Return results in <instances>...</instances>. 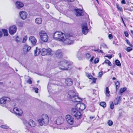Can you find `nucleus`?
<instances>
[{
    "mask_svg": "<svg viewBox=\"0 0 133 133\" xmlns=\"http://www.w3.org/2000/svg\"><path fill=\"white\" fill-rule=\"evenodd\" d=\"M69 97L70 98L71 100L74 102H81L82 100L77 95H76L75 92L72 90H69L68 92Z\"/></svg>",
    "mask_w": 133,
    "mask_h": 133,
    "instance_id": "nucleus-1",
    "label": "nucleus"
},
{
    "mask_svg": "<svg viewBox=\"0 0 133 133\" xmlns=\"http://www.w3.org/2000/svg\"><path fill=\"white\" fill-rule=\"evenodd\" d=\"M72 64V63L69 62L68 61L65 60H63L58 62V65L62 67H60L59 69L62 70H68L69 67Z\"/></svg>",
    "mask_w": 133,
    "mask_h": 133,
    "instance_id": "nucleus-2",
    "label": "nucleus"
},
{
    "mask_svg": "<svg viewBox=\"0 0 133 133\" xmlns=\"http://www.w3.org/2000/svg\"><path fill=\"white\" fill-rule=\"evenodd\" d=\"M71 113L72 116L77 119H80L82 117V114L77 108H72L71 110Z\"/></svg>",
    "mask_w": 133,
    "mask_h": 133,
    "instance_id": "nucleus-3",
    "label": "nucleus"
},
{
    "mask_svg": "<svg viewBox=\"0 0 133 133\" xmlns=\"http://www.w3.org/2000/svg\"><path fill=\"white\" fill-rule=\"evenodd\" d=\"M38 122L41 126L48 124L49 123V118L47 115L46 114L43 115L41 119H39Z\"/></svg>",
    "mask_w": 133,
    "mask_h": 133,
    "instance_id": "nucleus-4",
    "label": "nucleus"
},
{
    "mask_svg": "<svg viewBox=\"0 0 133 133\" xmlns=\"http://www.w3.org/2000/svg\"><path fill=\"white\" fill-rule=\"evenodd\" d=\"M64 34L61 32L57 31L55 32L53 35L54 38L56 40L59 39V41H63L65 39Z\"/></svg>",
    "mask_w": 133,
    "mask_h": 133,
    "instance_id": "nucleus-5",
    "label": "nucleus"
},
{
    "mask_svg": "<svg viewBox=\"0 0 133 133\" xmlns=\"http://www.w3.org/2000/svg\"><path fill=\"white\" fill-rule=\"evenodd\" d=\"M39 35L41 39L44 42H47L48 39V36L45 32L44 31H41L39 32Z\"/></svg>",
    "mask_w": 133,
    "mask_h": 133,
    "instance_id": "nucleus-6",
    "label": "nucleus"
},
{
    "mask_svg": "<svg viewBox=\"0 0 133 133\" xmlns=\"http://www.w3.org/2000/svg\"><path fill=\"white\" fill-rule=\"evenodd\" d=\"M81 26L82 33L85 35H86L89 31L87 23L86 22H84L81 24Z\"/></svg>",
    "mask_w": 133,
    "mask_h": 133,
    "instance_id": "nucleus-7",
    "label": "nucleus"
},
{
    "mask_svg": "<svg viewBox=\"0 0 133 133\" xmlns=\"http://www.w3.org/2000/svg\"><path fill=\"white\" fill-rule=\"evenodd\" d=\"M97 10L98 11V15L102 17L104 21L106 20L107 15L105 13L104 11L102 9H97Z\"/></svg>",
    "mask_w": 133,
    "mask_h": 133,
    "instance_id": "nucleus-8",
    "label": "nucleus"
},
{
    "mask_svg": "<svg viewBox=\"0 0 133 133\" xmlns=\"http://www.w3.org/2000/svg\"><path fill=\"white\" fill-rule=\"evenodd\" d=\"M76 12V14L77 16H80L82 15H87V13L84 11L83 10H79V9H75Z\"/></svg>",
    "mask_w": 133,
    "mask_h": 133,
    "instance_id": "nucleus-9",
    "label": "nucleus"
},
{
    "mask_svg": "<svg viewBox=\"0 0 133 133\" xmlns=\"http://www.w3.org/2000/svg\"><path fill=\"white\" fill-rule=\"evenodd\" d=\"M82 102L80 103L78 102V103L76 105V107L79 110H81L82 111L85 109V107L84 104L81 103Z\"/></svg>",
    "mask_w": 133,
    "mask_h": 133,
    "instance_id": "nucleus-10",
    "label": "nucleus"
},
{
    "mask_svg": "<svg viewBox=\"0 0 133 133\" xmlns=\"http://www.w3.org/2000/svg\"><path fill=\"white\" fill-rule=\"evenodd\" d=\"M10 101V98L8 97H3L0 99V103L1 104H4L8 103Z\"/></svg>",
    "mask_w": 133,
    "mask_h": 133,
    "instance_id": "nucleus-11",
    "label": "nucleus"
},
{
    "mask_svg": "<svg viewBox=\"0 0 133 133\" xmlns=\"http://www.w3.org/2000/svg\"><path fill=\"white\" fill-rule=\"evenodd\" d=\"M17 28L15 25L11 26L9 29V32L11 35H13L16 32Z\"/></svg>",
    "mask_w": 133,
    "mask_h": 133,
    "instance_id": "nucleus-12",
    "label": "nucleus"
},
{
    "mask_svg": "<svg viewBox=\"0 0 133 133\" xmlns=\"http://www.w3.org/2000/svg\"><path fill=\"white\" fill-rule=\"evenodd\" d=\"M82 49L81 48L77 52V57L79 60H81L82 58L84 56V55L83 53Z\"/></svg>",
    "mask_w": 133,
    "mask_h": 133,
    "instance_id": "nucleus-13",
    "label": "nucleus"
},
{
    "mask_svg": "<svg viewBox=\"0 0 133 133\" xmlns=\"http://www.w3.org/2000/svg\"><path fill=\"white\" fill-rule=\"evenodd\" d=\"M13 110L16 115L21 116L22 115L23 111L21 109L16 108L13 109Z\"/></svg>",
    "mask_w": 133,
    "mask_h": 133,
    "instance_id": "nucleus-14",
    "label": "nucleus"
},
{
    "mask_svg": "<svg viewBox=\"0 0 133 133\" xmlns=\"http://www.w3.org/2000/svg\"><path fill=\"white\" fill-rule=\"evenodd\" d=\"M19 14L21 18L23 20L26 19L28 15L27 13L24 11L20 12L19 13Z\"/></svg>",
    "mask_w": 133,
    "mask_h": 133,
    "instance_id": "nucleus-15",
    "label": "nucleus"
},
{
    "mask_svg": "<svg viewBox=\"0 0 133 133\" xmlns=\"http://www.w3.org/2000/svg\"><path fill=\"white\" fill-rule=\"evenodd\" d=\"M29 40L30 41L32 44L33 45H35L37 42V40L33 36H30L29 37Z\"/></svg>",
    "mask_w": 133,
    "mask_h": 133,
    "instance_id": "nucleus-16",
    "label": "nucleus"
},
{
    "mask_svg": "<svg viewBox=\"0 0 133 133\" xmlns=\"http://www.w3.org/2000/svg\"><path fill=\"white\" fill-rule=\"evenodd\" d=\"M55 54L56 56L58 58L61 57L62 56V53L60 50H57L56 51Z\"/></svg>",
    "mask_w": 133,
    "mask_h": 133,
    "instance_id": "nucleus-17",
    "label": "nucleus"
},
{
    "mask_svg": "<svg viewBox=\"0 0 133 133\" xmlns=\"http://www.w3.org/2000/svg\"><path fill=\"white\" fill-rule=\"evenodd\" d=\"M64 39H65L62 41H65V43L67 44H72L73 43V40H72L71 39H70L69 38H66L65 37Z\"/></svg>",
    "mask_w": 133,
    "mask_h": 133,
    "instance_id": "nucleus-18",
    "label": "nucleus"
},
{
    "mask_svg": "<svg viewBox=\"0 0 133 133\" xmlns=\"http://www.w3.org/2000/svg\"><path fill=\"white\" fill-rule=\"evenodd\" d=\"M65 83L67 86H70L72 84L73 82L71 79L68 78L65 80Z\"/></svg>",
    "mask_w": 133,
    "mask_h": 133,
    "instance_id": "nucleus-19",
    "label": "nucleus"
},
{
    "mask_svg": "<svg viewBox=\"0 0 133 133\" xmlns=\"http://www.w3.org/2000/svg\"><path fill=\"white\" fill-rule=\"evenodd\" d=\"M16 6L18 9L20 8L23 7L24 4L22 3L17 1L15 3Z\"/></svg>",
    "mask_w": 133,
    "mask_h": 133,
    "instance_id": "nucleus-20",
    "label": "nucleus"
},
{
    "mask_svg": "<svg viewBox=\"0 0 133 133\" xmlns=\"http://www.w3.org/2000/svg\"><path fill=\"white\" fill-rule=\"evenodd\" d=\"M63 119L61 118V119L59 118H57L56 121V124L58 125H60L63 123Z\"/></svg>",
    "mask_w": 133,
    "mask_h": 133,
    "instance_id": "nucleus-21",
    "label": "nucleus"
},
{
    "mask_svg": "<svg viewBox=\"0 0 133 133\" xmlns=\"http://www.w3.org/2000/svg\"><path fill=\"white\" fill-rule=\"evenodd\" d=\"M28 125L31 127H34L36 125L35 123L32 120L30 119L28 122Z\"/></svg>",
    "mask_w": 133,
    "mask_h": 133,
    "instance_id": "nucleus-22",
    "label": "nucleus"
},
{
    "mask_svg": "<svg viewBox=\"0 0 133 133\" xmlns=\"http://www.w3.org/2000/svg\"><path fill=\"white\" fill-rule=\"evenodd\" d=\"M35 22L37 24H41L42 23V19L41 18H37L36 19Z\"/></svg>",
    "mask_w": 133,
    "mask_h": 133,
    "instance_id": "nucleus-23",
    "label": "nucleus"
},
{
    "mask_svg": "<svg viewBox=\"0 0 133 133\" xmlns=\"http://www.w3.org/2000/svg\"><path fill=\"white\" fill-rule=\"evenodd\" d=\"M41 50L38 47L36 48V50L34 51V55L35 56L38 55L41 52Z\"/></svg>",
    "mask_w": 133,
    "mask_h": 133,
    "instance_id": "nucleus-24",
    "label": "nucleus"
},
{
    "mask_svg": "<svg viewBox=\"0 0 133 133\" xmlns=\"http://www.w3.org/2000/svg\"><path fill=\"white\" fill-rule=\"evenodd\" d=\"M46 55H47V50L46 49L43 48L42 50L41 55L43 56H44Z\"/></svg>",
    "mask_w": 133,
    "mask_h": 133,
    "instance_id": "nucleus-25",
    "label": "nucleus"
},
{
    "mask_svg": "<svg viewBox=\"0 0 133 133\" xmlns=\"http://www.w3.org/2000/svg\"><path fill=\"white\" fill-rule=\"evenodd\" d=\"M107 96L109 97L110 96V91L108 87H107L106 88L105 91V92Z\"/></svg>",
    "mask_w": 133,
    "mask_h": 133,
    "instance_id": "nucleus-26",
    "label": "nucleus"
},
{
    "mask_svg": "<svg viewBox=\"0 0 133 133\" xmlns=\"http://www.w3.org/2000/svg\"><path fill=\"white\" fill-rule=\"evenodd\" d=\"M47 50V54L48 55H52L53 54V52L51 49L50 48L46 49Z\"/></svg>",
    "mask_w": 133,
    "mask_h": 133,
    "instance_id": "nucleus-27",
    "label": "nucleus"
},
{
    "mask_svg": "<svg viewBox=\"0 0 133 133\" xmlns=\"http://www.w3.org/2000/svg\"><path fill=\"white\" fill-rule=\"evenodd\" d=\"M70 119H71L67 121V122L69 124L72 125L74 123V119L72 117Z\"/></svg>",
    "mask_w": 133,
    "mask_h": 133,
    "instance_id": "nucleus-28",
    "label": "nucleus"
},
{
    "mask_svg": "<svg viewBox=\"0 0 133 133\" xmlns=\"http://www.w3.org/2000/svg\"><path fill=\"white\" fill-rule=\"evenodd\" d=\"M115 84L116 87V91H117L118 89H119L120 87V83L119 81H117L115 83Z\"/></svg>",
    "mask_w": 133,
    "mask_h": 133,
    "instance_id": "nucleus-29",
    "label": "nucleus"
},
{
    "mask_svg": "<svg viewBox=\"0 0 133 133\" xmlns=\"http://www.w3.org/2000/svg\"><path fill=\"white\" fill-rule=\"evenodd\" d=\"M31 47L30 46H28V45H24L23 48V50H24V49H26V51H29L31 49Z\"/></svg>",
    "mask_w": 133,
    "mask_h": 133,
    "instance_id": "nucleus-30",
    "label": "nucleus"
},
{
    "mask_svg": "<svg viewBox=\"0 0 133 133\" xmlns=\"http://www.w3.org/2000/svg\"><path fill=\"white\" fill-rule=\"evenodd\" d=\"M104 63L107 64L109 66H111L112 65V64L111 62L108 59L105 60L104 62L102 63V64H104Z\"/></svg>",
    "mask_w": 133,
    "mask_h": 133,
    "instance_id": "nucleus-31",
    "label": "nucleus"
},
{
    "mask_svg": "<svg viewBox=\"0 0 133 133\" xmlns=\"http://www.w3.org/2000/svg\"><path fill=\"white\" fill-rule=\"evenodd\" d=\"M2 32L4 34V36H7L8 35V30L6 29H3Z\"/></svg>",
    "mask_w": 133,
    "mask_h": 133,
    "instance_id": "nucleus-32",
    "label": "nucleus"
},
{
    "mask_svg": "<svg viewBox=\"0 0 133 133\" xmlns=\"http://www.w3.org/2000/svg\"><path fill=\"white\" fill-rule=\"evenodd\" d=\"M115 63L116 65L117 66H121V64L119 61L118 59H116L115 61Z\"/></svg>",
    "mask_w": 133,
    "mask_h": 133,
    "instance_id": "nucleus-33",
    "label": "nucleus"
},
{
    "mask_svg": "<svg viewBox=\"0 0 133 133\" xmlns=\"http://www.w3.org/2000/svg\"><path fill=\"white\" fill-rule=\"evenodd\" d=\"M126 89L127 88L125 87L121 88L119 90L120 93H122L126 90Z\"/></svg>",
    "mask_w": 133,
    "mask_h": 133,
    "instance_id": "nucleus-34",
    "label": "nucleus"
},
{
    "mask_svg": "<svg viewBox=\"0 0 133 133\" xmlns=\"http://www.w3.org/2000/svg\"><path fill=\"white\" fill-rule=\"evenodd\" d=\"M23 124L26 127V128H27L28 126V123L27 121L25 119L23 120Z\"/></svg>",
    "mask_w": 133,
    "mask_h": 133,
    "instance_id": "nucleus-35",
    "label": "nucleus"
},
{
    "mask_svg": "<svg viewBox=\"0 0 133 133\" xmlns=\"http://www.w3.org/2000/svg\"><path fill=\"white\" fill-rule=\"evenodd\" d=\"M100 105L104 108L106 106V104L105 102H101Z\"/></svg>",
    "mask_w": 133,
    "mask_h": 133,
    "instance_id": "nucleus-36",
    "label": "nucleus"
},
{
    "mask_svg": "<svg viewBox=\"0 0 133 133\" xmlns=\"http://www.w3.org/2000/svg\"><path fill=\"white\" fill-rule=\"evenodd\" d=\"M71 116L70 115H66V116L65 118L66 121H67L71 119L70 118H71Z\"/></svg>",
    "mask_w": 133,
    "mask_h": 133,
    "instance_id": "nucleus-37",
    "label": "nucleus"
},
{
    "mask_svg": "<svg viewBox=\"0 0 133 133\" xmlns=\"http://www.w3.org/2000/svg\"><path fill=\"white\" fill-rule=\"evenodd\" d=\"M107 123L109 126H111L113 125V122L111 120H109L108 121Z\"/></svg>",
    "mask_w": 133,
    "mask_h": 133,
    "instance_id": "nucleus-38",
    "label": "nucleus"
},
{
    "mask_svg": "<svg viewBox=\"0 0 133 133\" xmlns=\"http://www.w3.org/2000/svg\"><path fill=\"white\" fill-rule=\"evenodd\" d=\"M17 25L20 27H22L23 25V23L19 22H17Z\"/></svg>",
    "mask_w": 133,
    "mask_h": 133,
    "instance_id": "nucleus-39",
    "label": "nucleus"
},
{
    "mask_svg": "<svg viewBox=\"0 0 133 133\" xmlns=\"http://www.w3.org/2000/svg\"><path fill=\"white\" fill-rule=\"evenodd\" d=\"M110 108L111 109H113L114 108V105L113 103L112 102H110Z\"/></svg>",
    "mask_w": 133,
    "mask_h": 133,
    "instance_id": "nucleus-40",
    "label": "nucleus"
},
{
    "mask_svg": "<svg viewBox=\"0 0 133 133\" xmlns=\"http://www.w3.org/2000/svg\"><path fill=\"white\" fill-rule=\"evenodd\" d=\"M85 57L87 59H89L91 57L90 54L89 53H87L85 54Z\"/></svg>",
    "mask_w": 133,
    "mask_h": 133,
    "instance_id": "nucleus-41",
    "label": "nucleus"
},
{
    "mask_svg": "<svg viewBox=\"0 0 133 133\" xmlns=\"http://www.w3.org/2000/svg\"><path fill=\"white\" fill-rule=\"evenodd\" d=\"M3 129H8L9 128V127L4 125H1L0 126Z\"/></svg>",
    "mask_w": 133,
    "mask_h": 133,
    "instance_id": "nucleus-42",
    "label": "nucleus"
},
{
    "mask_svg": "<svg viewBox=\"0 0 133 133\" xmlns=\"http://www.w3.org/2000/svg\"><path fill=\"white\" fill-rule=\"evenodd\" d=\"M90 110L91 111L94 112L95 111V109L94 107L91 106L90 108Z\"/></svg>",
    "mask_w": 133,
    "mask_h": 133,
    "instance_id": "nucleus-43",
    "label": "nucleus"
},
{
    "mask_svg": "<svg viewBox=\"0 0 133 133\" xmlns=\"http://www.w3.org/2000/svg\"><path fill=\"white\" fill-rule=\"evenodd\" d=\"M99 59L98 58H96L94 60V63L95 64L98 63L99 62Z\"/></svg>",
    "mask_w": 133,
    "mask_h": 133,
    "instance_id": "nucleus-44",
    "label": "nucleus"
},
{
    "mask_svg": "<svg viewBox=\"0 0 133 133\" xmlns=\"http://www.w3.org/2000/svg\"><path fill=\"white\" fill-rule=\"evenodd\" d=\"M132 50V48H131L130 47H128L126 49L127 51L128 52H129L130 51H131Z\"/></svg>",
    "mask_w": 133,
    "mask_h": 133,
    "instance_id": "nucleus-45",
    "label": "nucleus"
},
{
    "mask_svg": "<svg viewBox=\"0 0 133 133\" xmlns=\"http://www.w3.org/2000/svg\"><path fill=\"white\" fill-rule=\"evenodd\" d=\"M125 10H128L130 11H133L132 9H131L130 7L126 8H125Z\"/></svg>",
    "mask_w": 133,
    "mask_h": 133,
    "instance_id": "nucleus-46",
    "label": "nucleus"
},
{
    "mask_svg": "<svg viewBox=\"0 0 133 133\" xmlns=\"http://www.w3.org/2000/svg\"><path fill=\"white\" fill-rule=\"evenodd\" d=\"M117 7L118 9L120 11H122L123 10L122 9L121 7H120L119 5H118L117 4Z\"/></svg>",
    "mask_w": 133,
    "mask_h": 133,
    "instance_id": "nucleus-47",
    "label": "nucleus"
},
{
    "mask_svg": "<svg viewBox=\"0 0 133 133\" xmlns=\"http://www.w3.org/2000/svg\"><path fill=\"white\" fill-rule=\"evenodd\" d=\"M123 117V116L122 115V113L120 112L119 113V116L118 118V119H120L121 118Z\"/></svg>",
    "mask_w": 133,
    "mask_h": 133,
    "instance_id": "nucleus-48",
    "label": "nucleus"
},
{
    "mask_svg": "<svg viewBox=\"0 0 133 133\" xmlns=\"http://www.w3.org/2000/svg\"><path fill=\"white\" fill-rule=\"evenodd\" d=\"M101 46L104 48H106L107 49L108 48V47L104 43H102Z\"/></svg>",
    "mask_w": 133,
    "mask_h": 133,
    "instance_id": "nucleus-49",
    "label": "nucleus"
},
{
    "mask_svg": "<svg viewBox=\"0 0 133 133\" xmlns=\"http://www.w3.org/2000/svg\"><path fill=\"white\" fill-rule=\"evenodd\" d=\"M27 82L30 84H31L32 83V82L30 79H29L27 81Z\"/></svg>",
    "mask_w": 133,
    "mask_h": 133,
    "instance_id": "nucleus-50",
    "label": "nucleus"
},
{
    "mask_svg": "<svg viewBox=\"0 0 133 133\" xmlns=\"http://www.w3.org/2000/svg\"><path fill=\"white\" fill-rule=\"evenodd\" d=\"M119 101L117 99H116L114 101V103L115 105H117L118 104Z\"/></svg>",
    "mask_w": 133,
    "mask_h": 133,
    "instance_id": "nucleus-51",
    "label": "nucleus"
},
{
    "mask_svg": "<svg viewBox=\"0 0 133 133\" xmlns=\"http://www.w3.org/2000/svg\"><path fill=\"white\" fill-rule=\"evenodd\" d=\"M88 77L91 79H92V78L93 77L91 75L88 74V75L87 76Z\"/></svg>",
    "mask_w": 133,
    "mask_h": 133,
    "instance_id": "nucleus-52",
    "label": "nucleus"
},
{
    "mask_svg": "<svg viewBox=\"0 0 133 133\" xmlns=\"http://www.w3.org/2000/svg\"><path fill=\"white\" fill-rule=\"evenodd\" d=\"M97 79V78H95L94 77L92 78V83H96V81Z\"/></svg>",
    "mask_w": 133,
    "mask_h": 133,
    "instance_id": "nucleus-53",
    "label": "nucleus"
},
{
    "mask_svg": "<svg viewBox=\"0 0 133 133\" xmlns=\"http://www.w3.org/2000/svg\"><path fill=\"white\" fill-rule=\"evenodd\" d=\"M16 41L17 42H20V41L19 39V37L18 36H17L16 38Z\"/></svg>",
    "mask_w": 133,
    "mask_h": 133,
    "instance_id": "nucleus-54",
    "label": "nucleus"
},
{
    "mask_svg": "<svg viewBox=\"0 0 133 133\" xmlns=\"http://www.w3.org/2000/svg\"><path fill=\"white\" fill-rule=\"evenodd\" d=\"M124 34L125 35V36L126 37H128L129 36V34L126 31H124Z\"/></svg>",
    "mask_w": 133,
    "mask_h": 133,
    "instance_id": "nucleus-55",
    "label": "nucleus"
},
{
    "mask_svg": "<svg viewBox=\"0 0 133 133\" xmlns=\"http://www.w3.org/2000/svg\"><path fill=\"white\" fill-rule=\"evenodd\" d=\"M26 36H25L23 39V40L22 41V42L23 43H24L26 41Z\"/></svg>",
    "mask_w": 133,
    "mask_h": 133,
    "instance_id": "nucleus-56",
    "label": "nucleus"
},
{
    "mask_svg": "<svg viewBox=\"0 0 133 133\" xmlns=\"http://www.w3.org/2000/svg\"><path fill=\"white\" fill-rule=\"evenodd\" d=\"M103 71H102L101 72H99V76L100 77H101L103 75Z\"/></svg>",
    "mask_w": 133,
    "mask_h": 133,
    "instance_id": "nucleus-57",
    "label": "nucleus"
},
{
    "mask_svg": "<svg viewBox=\"0 0 133 133\" xmlns=\"http://www.w3.org/2000/svg\"><path fill=\"white\" fill-rule=\"evenodd\" d=\"M108 37L109 39H111L113 38L112 35L111 34H109L108 35Z\"/></svg>",
    "mask_w": 133,
    "mask_h": 133,
    "instance_id": "nucleus-58",
    "label": "nucleus"
},
{
    "mask_svg": "<svg viewBox=\"0 0 133 133\" xmlns=\"http://www.w3.org/2000/svg\"><path fill=\"white\" fill-rule=\"evenodd\" d=\"M106 57H108L109 59H111L112 57V55H107L105 56Z\"/></svg>",
    "mask_w": 133,
    "mask_h": 133,
    "instance_id": "nucleus-59",
    "label": "nucleus"
},
{
    "mask_svg": "<svg viewBox=\"0 0 133 133\" xmlns=\"http://www.w3.org/2000/svg\"><path fill=\"white\" fill-rule=\"evenodd\" d=\"M95 51H98L99 52H101L102 54L103 53V51L101 50H99L98 49L97 50H95Z\"/></svg>",
    "mask_w": 133,
    "mask_h": 133,
    "instance_id": "nucleus-60",
    "label": "nucleus"
},
{
    "mask_svg": "<svg viewBox=\"0 0 133 133\" xmlns=\"http://www.w3.org/2000/svg\"><path fill=\"white\" fill-rule=\"evenodd\" d=\"M35 90V92L36 93H38V89L37 88H35L34 89Z\"/></svg>",
    "mask_w": 133,
    "mask_h": 133,
    "instance_id": "nucleus-61",
    "label": "nucleus"
},
{
    "mask_svg": "<svg viewBox=\"0 0 133 133\" xmlns=\"http://www.w3.org/2000/svg\"><path fill=\"white\" fill-rule=\"evenodd\" d=\"M25 129H26V130L25 131V132H28L29 130V128L28 127V128H26V127L25 128Z\"/></svg>",
    "mask_w": 133,
    "mask_h": 133,
    "instance_id": "nucleus-62",
    "label": "nucleus"
},
{
    "mask_svg": "<svg viewBox=\"0 0 133 133\" xmlns=\"http://www.w3.org/2000/svg\"><path fill=\"white\" fill-rule=\"evenodd\" d=\"M121 96H119L117 98H116V99H117V100L118 101L119 100H121Z\"/></svg>",
    "mask_w": 133,
    "mask_h": 133,
    "instance_id": "nucleus-63",
    "label": "nucleus"
},
{
    "mask_svg": "<svg viewBox=\"0 0 133 133\" xmlns=\"http://www.w3.org/2000/svg\"><path fill=\"white\" fill-rule=\"evenodd\" d=\"M94 58V56H93L90 59V61L91 62L93 60Z\"/></svg>",
    "mask_w": 133,
    "mask_h": 133,
    "instance_id": "nucleus-64",
    "label": "nucleus"
}]
</instances>
